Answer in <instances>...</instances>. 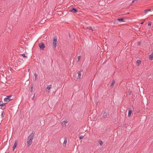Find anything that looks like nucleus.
Here are the masks:
<instances>
[{"label":"nucleus","mask_w":153,"mask_h":153,"mask_svg":"<svg viewBox=\"0 0 153 153\" xmlns=\"http://www.w3.org/2000/svg\"><path fill=\"white\" fill-rule=\"evenodd\" d=\"M151 11V10H150V9L146 10H145V12L146 13V14L147 13V11H148L149 12V11Z\"/></svg>","instance_id":"nucleus-21"},{"label":"nucleus","mask_w":153,"mask_h":153,"mask_svg":"<svg viewBox=\"0 0 153 153\" xmlns=\"http://www.w3.org/2000/svg\"><path fill=\"white\" fill-rule=\"evenodd\" d=\"M32 143V140H30L29 139H27V143L28 146H29Z\"/></svg>","instance_id":"nucleus-4"},{"label":"nucleus","mask_w":153,"mask_h":153,"mask_svg":"<svg viewBox=\"0 0 153 153\" xmlns=\"http://www.w3.org/2000/svg\"><path fill=\"white\" fill-rule=\"evenodd\" d=\"M141 61L140 60H138L137 61V63L138 66L139 65L141 64Z\"/></svg>","instance_id":"nucleus-13"},{"label":"nucleus","mask_w":153,"mask_h":153,"mask_svg":"<svg viewBox=\"0 0 153 153\" xmlns=\"http://www.w3.org/2000/svg\"><path fill=\"white\" fill-rule=\"evenodd\" d=\"M149 59L152 60L153 59V52L149 56Z\"/></svg>","instance_id":"nucleus-11"},{"label":"nucleus","mask_w":153,"mask_h":153,"mask_svg":"<svg viewBox=\"0 0 153 153\" xmlns=\"http://www.w3.org/2000/svg\"><path fill=\"white\" fill-rule=\"evenodd\" d=\"M146 19H145L144 20V21H145V20H146Z\"/></svg>","instance_id":"nucleus-31"},{"label":"nucleus","mask_w":153,"mask_h":153,"mask_svg":"<svg viewBox=\"0 0 153 153\" xmlns=\"http://www.w3.org/2000/svg\"><path fill=\"white\" fill-rule=\"evenodd\" d=\"M118 21H119L120 22H123L124 21L123 19H122V18L118 19Z\"/></svg>","instance_id":"nucleus-17"},{"label":"nucleus","mask_w":153,"mask_h":153,"mask_svg":"<svg viewBox=\"0 0 153 153\" xmlns=\"http://www.w3.org/2000/svg\"><path fill=\"white\" fill-rule=\"evenodd\" d=\"M87 28L90 29V30H91L92 31H93V29L92 28V27H91L89 26V27H87Z\"/></svg>","instance_id":"nucleus-20"},{"label":"nucleus","mask_w":153,"mask_h":153,"mask_svg":"<svg viewBox=\"0 0 153 153\" xmlns=\"http://www.w3.org/2000/svg\"><path fill=\"white\" fill-rule=\"evenodd\" d=\"M11 96L7 97V98H6L4 99V101L5 102H7L8 101H9L10 100H11V99H10L9 98Z\"/></svg>","instance_id":"nucleus-5"},{"label":"nucleus","mask_w":153,"mask_h":153,"mask_svg":"<svg viewBox=\"0 0 153 153\" xmlns=\"http://www.w3.org/2000/svg\"><path fill=\"white\" fill-rule=\"evenodd\" d=\"M67 142V140H64V142L63 145L64 146H66V145Z\"/></svg>","instance_id":"nucleus-18"},{"label":"nucleus","mask_w":153,"mask_h":153,"mask_svg":"<svg viewBox=\"0 0 153 153\" xmlns=\"http://www.w3.org/2000/svg\"><path fill=\"white\" fill-rule=\"evenodd\" d=\"M34 136V133H31L30 134L29 136H28L27 139H29L30 140H33Z\"/></svg>","instance_id":"nucleus-2"},{"label":"nucleus","mask_w":153,"mask_h":153,"mask_svg":"<svg viewBox=\"0 0 153 153\" xmlns=\"http://www.w3.org/2000/svg\"><path fill=\"white\" fill-rule=\"evenodd\" d=\"M17 144H18L17 141H15V143L14 144V145H13V151L16 148L17 145Z\"/></svg>","instance_id":"nucleus-7"},{"label":"nucleus","mask_w":153,"mask_h":153,"mask_svg":"<svg viewBox=\"0 0 153 153\" xmlns=\"http://www.w3.org/2000/svg\"><path fill=\"white\" fill-rule=\"evenodd\" d=\"M115 82L114 80H113L112 82H111V87H112L114 85V84H115Z\"/></svg>","instance_id":"nucleus-14"},{"label":"nucleus","mask_w":153,"mask_h":153,"mask_svg":"<svg viewBox=\"0 0 153 153\" xmlns=\"http://www.w3.org/2000/svg\"><path fill=\"white\" fill-rule=\"evenodd\" d=\"M5 103H3L2 102H0V105L1 106H3L5 105Z\"/></svg>","instance_id":"nucleus-19"},{"label":"nucleus","mask_w":153,"mask_h":153,"mask_svg":"<svg viewBox=\"0 0 153 153\" xmlns=\"http://www.w3.org/2000/svg\"><path fill=\"white\" fill-rule=\"evenodd\" d=\"M148 26H151V23L150 22H149L148 23Z\"/></svg>","instance_id":"nucleus-26"},{"label":"nucleus","mask_w":153,"mask_h":153,"mask_svg":"<svg viewBox=\"0 0 153 153\" xmlns=\"http://www.w3.org/2000/svg\"><path fill=\"white\" fill-rule=\"evenodd\" d=\"M70 11L73 13H76L77 11L76 9L73 8L70 10Z\"/></svg>","instance_id":"nucleus-10"},{"label":"nucleus","mask_w":153,"mask_h":153,"mask_svg":"<svg viewBox=\"0 0 153 153\" xmlns=\"http://www.w3.org/2000/svg\"><path fill=\"white\" fill-rule=\"evenodd\" d=\"M30 91L32 92L33 91V86L32 85L31 86V89Z\"/></svg>","instance_id":"nucleus-22"},{"label":"nucleus","mask_w":153,"mask_h":153,"mask_svg":"<svg viewBox=\"0 0 153 153\" xmlns=\"http://www.w3.org/2000/svg\"><path fill=\"white\" fill-rule=\"evenodd\" d=\"M34 75L35 76V79H36V78L37 76V74L36 73H34Z\"/></svg>","instance_id":"nucleus-25"},{"label":"nucleus","mask_w":153,"mask_h":153,"mask_svg":"<svg viewBox=\"0 0 153 153\" xmlns=\"http://www.w3.org/2000/svg\"><path fill=\"white\" fill-rule=\"evenodd\" d=\"M77 73L78 74V76H77V78L78 79H80V78L81 77V72L79 71L77 72Z\"/></svg>","instance_id":"nucleus-9"},{"label":"nucleus","mask_w":153,"mask_h":153,"mask_svg":"<svg viewBox=\"0 0 153 153\" xmlns=\"http://www.w3.org/2000/svg\"><path fill=\"white\" fill-rule=\"evenodd\" d=\"M131 110H129L128 113V117H129L131 115Z\"/></svg>","instance_id":"nucleus-15"},{"label":"nucleus","mask_w":153,"mask_h":153,"mask_svg":"<svg viewBox=\"0 0 153 153\" xmlns=\"http://www.w3.org/2000/svg\"><path fill=\"white\" fill-rule=\"evenodd\" d=\"M67 123H68V122L67 121H64L62 122L61 124L63 126L65 127L66 126V125Z\"/></svg>","instance_id":"nucleus-6"},{"label":"nucleus","mask_w":153,"mask_h":153,"mask_svg":"<svg viewBox=\"0 0 153 153\" xmlns=\"http://www.w3.org/2000/svg\"><path fill=\"white\" fill-rule=\"evenodd\" d=\"M143 22H142L141 23V24H143Z\"/></svg>","instance_id":"nucleus-30"},{"label":"nucleus","mask_w":153,"mask_h":153,"mask_svg":"<svg viewBox=\"0 0 153 153\" xmlns=\"http://www.w3.org/2000/svg\"><path fill=\"white\" fill-rule=\"evenodd\" d=\"M138 0H133L132 1V3H134V2L135 1H138Z\"/></svg>","instance_id":"nucleus-29"},{"label":"nucleus","mask_w":153,"mask_h":153,"mask_svg":"<svg viewBox=\"0 0 153 153\" xmlns=\"http://www.w3.org/2000/svg\"><path fill=\"white\" fill-rule=\"evenodd\" d=\"M80 57H80V56H78V57L77 61H78V62H79V61L80 59Z\"/></svg>","instance_id":"nucleus-23"},{"label":"nucleus","mask_w":153,"mask_h":153,"mask_svg":"<svg viewBox=\"0 0 153 153\" xmlns=\"http://www.w3.org/2000/svg\"><path fill=\"white\" fill-rule=\"evenodd\" d=\"M57 41L56 39V38L54 37L53 39V40L52 43L53 48L54 49H55L56 48V44L57 43Z\"/></svg>","instance_id":"nucleus-1"},{"label":"nucleus","mask_w":153,"mask_h":153,"mask_svg":"<svg viewBox=\"0 0 153 153\" xmlns=\"http://www.w3.org/2000/svg\"><path fill=\"white\" fill-rule=\"evenodd\" d=\"M22 56L25 57H27V56H25V54H22Z\"/></svg>","instance_id":"nucleus-27"},{"label":"nucleus","mask_w":153,"mask_h":153,"mask_svg":"<svg viewBox=\"0 0 153 153\" xmlns=\"http://www.w3.org/2000/svg\"><path fill=\"white\" fill-rule=\"evenodd\" d=\"M107 113L106 112H104L103 114V116L105 117L106 118L107 117Z\"/></svg>","instance_id":"nucleus-12"},{"label":"nucleus","mask_w":153,"mask_h":153,"mask_svg":"<svg viewBox=\"0 0 153 153\" xmlns=\"http://www.w3.org/2000/svg\"><path fill=\"white\" fill-rule=\"evenodd\" d=\"M141 44V43L140 42H138L137 43V45H140Z\"/></svg>","instance_id":"nucleus-28"},{"label":"nucleus","mask_w":153,"mask_h":153,"mask_svg":"<svg viewBox=\"0 0 153 153\" xmlns=\"http://www.w3.org/2000/svg\"><path fill=\"white\" fill-rule=\"evenodd\" d=\"M51 88V85L48 86L46 88V91L48 92H49L50 89Z\"/></svg>","instance_id":"nucleus-8"},{"label":"nucleus","mask_w":153,"mask_h":153,"mask_svg":"<svg viewBox=\"0 0 153 153\" xmlns=\"http://www.w3.org/2000/svg\"><path fill=\"white\" fill-rule=\"evenodd\" d=\"M83 137H84V136H82H82H80L79 137V139H80V140H81V139H82Z\"/></svg>","instance_id":"nucleus-24"},{"label":"nucleus","mask_w":153,"mask_h":153,"mask_svg":"<svg viewBox=\"0 0 153 153\" xmlns=\"http://www.w3.org/2000/svg\"><path fill=\"white\" fill-rule=\"evenodd\" d=\"M39 47L41 49H43L44 48H45V46L42 43H41L39 44Z\"/></svg>","instance_id":"nucleus-3"},{"label":"nucleus","mask_w":153,"mask_h":153,"mask_svg":"<svg viewBox=\"0 0 153 153\" xmlns=\"http://www.w3.org/2000/svg\"><path fill=\"white\" fill-rule=\"evenodd\" d=\"M99 143L100 146H102V145L103 142L101 140H100L99 141Z\"/></svg>","instance_id":"nucleus-16"}]
</instances>
